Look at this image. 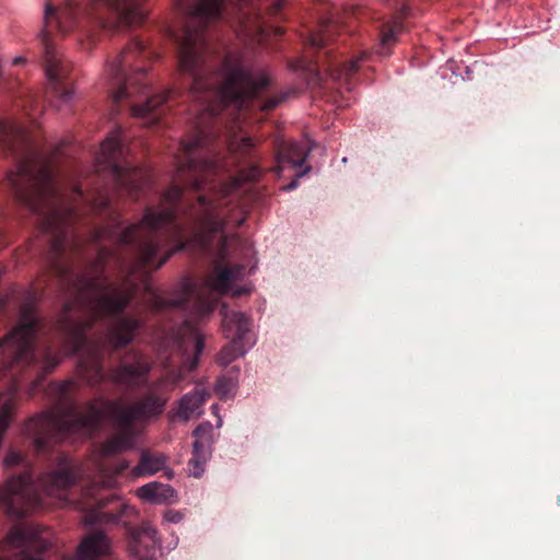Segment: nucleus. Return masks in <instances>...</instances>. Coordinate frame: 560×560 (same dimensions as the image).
I'll return each instance as SVG.
<instances>
[{"mask_svg": "<svg viewBox=\"0 0 560 560\" xmlns=\"http://www.w3.org/2000/svg\"><path fill=\"white\" fill-rule=\"evenodd\" d=\"M255 141L250 137L240 140L232 139L229 149L232 154L254 160L248 168L237 177L222 185L219 189L211 188L188 203L184 200V188L174 185L162 197L158 207L147 208L142 219L121 231L104 228L95 234V240H114L120 245H133L137 248L136 266L144 267L154 264L158 254L166 243L173 246L166 250L155 269L161 268L175 253L187 247L207 249L213 237L221 235L213 269L206 279L197 284L190 279H183L175 288V298L166 299L152 292L150 304L153 310L171 306L190 307L191 319L185 320L176 335V343L185 353L192 351V358L185 363L187 370H194L203 351L205 342L199 327L192 319L209 316L217 306L218 295L241 296L252 292L253 287L244 281L246 267L225 265L228 248L238 243L234 235H222L228 224L242 225L245 220L244 206L240 198L246 191L244 184L256 180L261 175L257 162L260 156L255 152Z\"/></svg>", "mask_w": 560, "mask_h": 560, "instance_id": "f257e3e1", "label": "nucleus"}, {"mask_svg": "<svg viewBox=\"0 0 560 560\" xmlns=\"http://www.w3.org/2000/svg\"><path fill=\"white\" fill-rule=\"evenodd\" d=\"M73 383L65 381L52 384L50 392L58 395L57 405L50 410L32 418L25 425V433L32 436L35 448L40 452L52 444L71 436L91 438L101 427L106 415L109 416L115 431L100 445L84 466H77L65 460L61 466L43 474L37 483L32 482L30 472L10 478L0 487V506L8 514L21 517L46 504L43 497L56 499L60 504L69 502L68 490L85 470L92 469L93 481L82 491L80 500L74 502L84 513L86 525L120 521L122 515L136 514V510L118 502L113 494L103 492L113 488L116 477L129 467V462L119 459L110 465L107 458L136 447L140 431L138 423H147L159 418L165 410L168 398L154 392L148 393L131 405L122 399L94 398L79 411L75 402L69 398Z\"/></svg>", "mask_w": 560, "mask_h": 560, "instance_id": "f03ea898", "label": "nucleus"}, {"mask_svg": "<svg viewBox=\"0 0 560 560\" xmlns=\"http://www.w3.org/2000/svg\"><path fill=\"white\" fill-rule=\"evenodd\" d=\"M16 170L7 174L15 197L32 212L42 217V226L52 234L51 266L69 295L59 326L63 348L68 354L79 353L78 373L90 386L104 382L103 341H88L86 330L96 319L120 314L129 304L133 288L128 278L124 283L110 282L104 277L103 266L108 253L101 249L91 269L74 275L70 264L62 259L66 249L74 244L71 223L79 217L83 200L80 187L55 179L50 160H16Z\"/></svg>", "mask_w": 560, "mask_h": 560, "instance_id": "7ed1b4c3", "label": "nucleus"}, {"mask_svg": "<svg viewBox=\"0 0 560 560\" xmlns=\"http://www.w3.org/2000/svg\"><path fill=\"white\" fill-rule=\"evenodd\" d=\"M173 1L189 19L178 38V69L191 78V94L201 107L194 139L180 142L183 156L177 158V176L187 175L188 184L199 190L207 185L208 177L225 168L224 159L209 149L217 135L212 119L224 108L242 109L271 81L267 69L247 65L240 54H229L221 69L211 72L203 28L207 23L228 16L231 7L241 27L240 36L260 43L268 32L258 0H198L195 4Z\"/></svg>", "mask_w": 560, "mask_h": 560, "instance_id": "20e7f679", "label": "nucleus"}, {"mask_svg": "<svg viewBox=\"0 0 560 560\" xmlns=\"http://www.w3.org/2000/svg\"><path fill=\"white\" fill-rule=\"evenodd\" d=\"M145 0H63L55 12L50 5L45 10V24L56 23L60 33L67 34L85 28L96 22L104 28H118L142 23L147 16Z\"/></svg>", "mask_w": 560, "mask_h": 560, "instance_id": "39448f33", "label": "nucleus"}, {"mask_svg": "<svg viewBox=\"0 0 560 560\" xmlns=\"http://www.w3.org/2000/svg\"><path fill=\"white\" fill-rule=\"evenodd\" d=\"M38 330V317L34 308L25 305L21 308L18 325L0 339V377L14 374L18 369L39 365L44 374L51 372L61 361L60 354L50 349L38 351L35 337Z\"/></svg>", "mask_w": 560, "mask_h": 560, "instance_id": "423d86ee", "label": "nucleus"}, {"mask_svg": "<svg viewBox=\"0 0 560 560\" xmlns=\"http://www.w3.org/2000/svg\"><path fill=\"white\" fill-rule=\"evenodd\" d=\"M125 154L122 129L116 127L101 144L95 159L96 171L108 172L118 188L136 198L138 192L148 185L149 174L145 170L133 167L126 162Z\"/></svg>", "mask_w": 560, "mask_h": 560, "instance_id": "0eeeda50", "label": "nucleus"}, {"mask_svg": "<svg viewBox=\"0 0 560 560\" xmlns=\"http://www.w3.org/2000/svg\"><path fill=\"white\" fill-rule=\"evenodd\" d=\"M143 51V43L133 39L114 61L107 65V73L113 81L112 94L115 103L131 98L136 94H147L149 85L144 82L143 68L132 69V73L129 75L125 73V69L131 68V61L142 55Z\"/></svg>", "mask_w": 560, "mask_h": 560, "instance_id": "6e6552de", "label": "nucleus"}, {"mask_svg": "<svg viewBox=\"0 0 560 560\" xmlns=\"http://www.w3.org/2000/svg\"><path fill=\"white\" fill-rule=\"evenodd\" d=\"M49 545L47 530L34 525H16L0 541V560H43Z\"/></svg>", "mask_w": 560, "mask_h": 560, "instance_id": "1a4fd4ad", "label": "nucleus"}, {"mask_svg": "<svg viewBox=\"0 0 560 560\" xmlns=\"http://www.w3.org/2000/svg\"><path fill=\"white\" fill-rule=\"evenodd\" d=\"M220 313L224 334L231 341L222 348L218 361L222 365H228L244 355L255 343V338L250 331V322L243 313L229 310L225 304L221 306Z\"/></svg>", "mask_w": 560, "mask_h": 560, "instance_id": "9d476101", "label": "nucleus"}, {"mask_svg": "<svg viewBox=\"0 0 560 560\" xmlns=\"http://www.w3.org/2000/svg\"><path fill=\"white\" fill-rule=\"evenodd\" d=\"M42 40L44 45V69L48 88L59 98L60 103H68L73 98V92L65 86L66 68L63 62L50 43L47 31L43 32Z\"/></svg>", "mask_w": 560, "mask_h": 560, "instance_id": "9b49d317", "label": "nucleus"}, {"mask_svg": "<svg viewBox=\"0 0 560 560\" xmlns=\"http://www.w3.org/2000/svg\"><path fill=\"white\" fill-rule=\"evenodd\" d=\"M132 362H121L109 372L108 380L118 386L138 388L148 385V375L152 370L149 360L141 353L130 352Z\"/></svg>", "mask_w": 560, "mask_h": 560, "instance_id": "f8f14e48", "label": "nucleus"}, {"mask_svg": "<svg viewBox=\"0 0 560 560\" xmlns=\"http://www.w3.org/2000/svg\"><path fill=\"white\" fill-rule=\"evenodd\" d=\"M161 547L158 530L149 523L129 529L128 549L138 560H156V549Z\"/></svg>", "mask_w": 560, "mask_h": 560, "instance_id": "ddd939ff", "label": "nucleus"}, {"mask_svg": "<svg viewBox=\"0 0 560 560\" xmlns=\"http://www.w3.org/2000/svg\"><path fill=\"white\" fill-rule=\"evenodd\" d=\"M310 150L306 142H280L273 171L280 175L285 168L302 167L308 158Z\"/></svg>", "mask_w": 560, "mask_h": 560, "instance_id": "4468645a", "label": "nucleus"}, {"mask_svg": "<svg viewBox=\"0 0 560 560\" xmlns=\"http://www.w3.org/2000/svg\"><path fill=\"white\" fill-rule=\"evenodd\" d=\"M110 541L102 532L85 535L77 548V558L63 560H103L109 555Z\"/></svg>", "mask_w": 560, "mask_h": 560, "instance_id": "2eb2a0df", "label": "nucleus"}, {"mask_svg": "<svg viewBox=\"0 0 560 560\" xmlns=\"http://www.w3.org/2000/svg\"><path fill=\"white\" fill-rule=\"evenodd\" d=\"M140 326V320L133 317H124L116 320L107 330L108 342L114 349L130 343Z\"/></svg>", "mask_w": 560, "mask_h": 560, "instance_id": "dca6fc26", "label": "nucleus"}, {"mask_svg": "<svg viewBox=\"0 0 560 560\" xmlns=\"http://www.w3.org/2000/svg\"><path fill=\"white\" fill-rule=\"evenodd\" d=\"M210 393L206 389H196L194 393L184 395L179 401L175 416L182 421L198 418L202 415V406L209 399Z\"/></svg>", "mask_w": 560, "mask_h": 560, "instance_id": "f3484780", "label": "nucleus"}, {"mask_svg": "<svg viewBox=\"0 0 560 560\" xmlns=\"http://www.w3.org/2000/svg\"><path fill=\"white\" fill-rule=\"evenodd\" d=\"M137 495L145 502L163 504L174 502L176 492L170 485L152 481L138 488Z\"/></svg>", "mask_w": 560, "mask_h": 560, "instance_id": "a211bd4d", "label": "nucleus"}, {"mask_svg": "<svg viewBox=\"0 0 560 560\" xmlns=\"http://www.w3.org/2000/svg\"><path fill=\"white\" fill-rule=\"evenodd\" d=\"M166 456L161 453L151 454L143 451L139 464L131 469V475L135 478L152 476L163 470L166 466Z\"/></svg>", "mask_w": 560, "mask_h": 560, "instance_id": "6ab92c4d", "label": "nucleus"}, {"mask_svg": "<svg viewBox=\"0 0 560 560\" xmlns=\"http://www.w3.org/2000/svg\"><path fill=\"white\" fill-rule=\"evenodd\" d=\"M365 54H362L360 57L350 60L348 63H341L338 60H329L327 65H323L326 73L334 80H341L343 77L348 78L352 73H354L359 68V62L363 60Z\"/></svg>", "mask_w": 560, "mask_h": 560, "instance_id": "aec40b11", "label": "nucleus"}, {"mask_svg": "<svg viewBox=\"0 0 560 560\" xmlns=\"http://www.w3.org/2000/svg\"><path fill=\"white\" fill-rule=\"evenodd\" d=\"M209 456V446H205L203 442L195 441L192 445V457L188 463L189 472L191 476L196 478L201 477Z\"/></svg>", "mask_w": 560, "mask_h": 560, "instance_id": "412c9836", "label": "nucleus"}, {"mask_svg": "<svg viewBox=\"0 0 560 560\" xmlns=\"http://www.w3.org/2000/svg\"><path fill=\"white\" fill-rule=\"evenodd\" d=\"M168 98V92H162L148 98L140 105L131 106V115L136 118H145Z\"/></svg>", "mask_w": 560, "mask_h": 560, "instance_id": "4be33fe9", "label": "nucleus"}, {"mask_svg": "<svg viewBox=\"0 0 560 560\" xmlns=\"http://www.w3.org/2000/svg\"><path fill=\"white\" fill-rule=\"evenodd\" d=\"M402 22L399 18L394 19L390 23H388L384 30L382 31L381 40H380V50L378 52L382 55L387 54L385 49L393 45L396 42V37L398 34L402 32Z\"/></svg>", "mask_w": 560, "mask_h": 560, "instance_id": "5701e85b", "label": "nucleus"}, {"mask_svg": "<svg viewBox=\"0 0 560 560\" xmlns=\"http://www.w3.org/2000/svg\"><path fill=\"white\" fill-rule=\"evenodd\" d=\"M332 28H335V22L331 18L322 20L319 31L316 34L311 35L308 44L312 47H325L329 42Z\"/></svg>", "mask_w": 560, "mask_h": 560, "instance_id": "b1692460", "label": "nucleus"}, {"mask_svg": "<svg viewBox=\"0 0 560 560\" xmlns=\"http://www.w3.org/2000/svg\"><path fill=\"white\" fill-rule=\"evenodd\" d=\"M184 377L182 369L178 371L167 372L165 375L160 377L150 387L154 390L172 392L175 389L176 384Z\"/></svg>", "mask_w": 560, "mask_h": 560, "instance_id": "393cba45", "label": "nucleus"}, {"mask_svg": "<svg viewBox=\"0 0 560 560\" xmlns=\"http://www.w3.org/2000/svg\"><path fill=\"white\" fill-rule=\"evenodd\" d=\"M236 382L232 377H221L219 378L214 392L219 396L220 399H229L235 395L236 392Z\"/></svg>", "mask_w": 560, "mask_h": 560, "instance_id": "a878e982", "label": "nucleus"}, {"mask_svg": "<svg viewBox=\"0 0 560 560\" xmlns=\"http://www.w3.org/2000/svg\"><path fill=\"white\" fill-rule=\"evenodd\" d=\"M211 432L212 425L209 422H203L194 430L192 434L195 436V441L203 442L205 446H210Z\"/></svg>", "mask_w": 560, "mask_h": 560, "instance_id": "bb28decb", "label": "nucleus"}, {"mask_svg": "<svg viewBox=\"0 0 560 560\" xmlns=\"http://www.w3.org/2000/svg\"><path fill=\"white\" fill-rule=\"evenodd\" d=\"M183 518L184 514L176 510H167L163 515V521L172 524H178L183 521Z\"/></svg>", "mask_w": 560, "mask_h": 560, "instance_id": "cd10ccee", "label": "nucleus"}, {"mask_svg": "<svg viewBox=\"0 0 560 560\" xmlns=\"http://www.w3.org/2000/svg\"><path fill=\"white\" fill-rule=\"evenodd\" d=\"M21 460H22V456L19 453L11 451L4 457L3 465L5 467H11V466L19 464Z\"/></svg>", "mask_w": 560, "mask_h": 560, "instance_id": "c85d7f7f", "label": "nucleus"}, {"mask_svg": "<svg viewBox=\"0 0 560 560\" xmlns=\"http://www.w3.org/2000/svg\"><path fill=\"white\" fill-rule=\"evenodd\" d=\"M280 102H281V98H278V97L269 98L268 101H266L261 104L260 109L262 112L273 109L275 107H277L280 104Z\"/></svg>", "mask_w": 560, "mask_h": 560, "instance_id": "c756f323", "label": "nucleus"}, {"mask_svg": "<svg viewBox=\"0 0 560 560\" xmlns=\"http://www.w3.org/2000/svg\"><path fill=\"white\" fill-rule=\"evenodd\" d=\"M311 167L310 166H305L304 170L300 173L296 174V178L294 180H292L289 185H287L284 187V190H293L296 188L298 186V182H299V178H301L302 176H304L305 174H307L310 172Z\"/></svg>", "mask_w": 560, "mask_h": 560, "instance_id": "7c9ffc66", "label": "nucleus"}, {"mask_svg": "<svg viewBox=\"0 0 560 560\" xmlns=\"http://www.w3.org/2000/svg\"><path fill=\"white\" fill-rule=\"evenodd\" d=\"M284 0H272V4L269 10L271 14H276L283 5Z\"/></svg>", "mask_w": 560, "mask_h": 560, "instance_id": "2f4dec72", "label": "nucleus"}, {"mask_svg": "<svg viewBox=\"0 0 560 560\" xmlns=\"http://www.w3.org/2000/svg\"><path fill=\"white\" fill-rule=\"evenodd\" d=\"M109 201L107 198H104V199H101V200H95L94 201V207L95 208H98V209H104L108 206Z\"/></svg>", "mask_w": 560, "mask_h": 560, "instance_id": "473e14b6", "label": "nucleus"}, {"mask_svg": "<svg viewBox=\"0 0 560 560\" xmlns=\"http://www.w3.org/2000/svg\"><path fill=\"white\" fill-rule=\"evenodd\" d=\"M211 411L213 415H215L218 417V422H217V427H221L222 425V419L219 417L218 412H219V406L217 404L212 405L211 407Z\"/></svg>", "mask_w": 560, "mask_h": 560, "instance_id": "72a5a7b5", "label": "nucleus"}, {"mask_svg": "<svg viewBox=\"0 0 560 560\" xmlns=\"http://www.w3.org/2000/svg\"><path fill=\"white\" fill-rule=\"evenodd\" d=\"M25 62H26V60L22 56H18L12 59V65H14V66L24 65Z\"/></svg>", "mask_w": 560, "mask_h": 560, "instance_id": "f704fd0d", "label": "nucleus"}, {"mask_svg": "<svg viewBox=\"0 0 560 560\" xmlns=\"http://www.w3.org/2000/svg\"><path fill=\"white\" fill-rule=\"evenodd\" d=\"M39 383V378L37 377L35 381H33L31 387H30V395H33L37 388V385Z\"/></svg>", "mask_w": 560, "mask_h": 560, "instance_id": "c9c22d12", "label": "nucleus"}, {"mask_svg": "<svg viewBox=\"0 0 560 560\" xmlns=\"http://www.w3.org/2000/svg\"><path fill=\"white\" fill-rule=\"evenodd\" d=\"M178 539L175 538L173 542L167 546V549H173L177 545Z\"/></svg>", "mask_w": 560, "mask_h": 560, "instance_id": "e433bc0d", "label": "nucleus"}, {"mask_svg": "<svg viewBox=\"0 0 560 560\" xmlns=\"http://www.w3.org/2000/svg\"><path fill=\"white\" fill-rule=\"evenodd\" d=\"M275 34H276V35H280V34H282V28H280V27H275Z\"/></svg>", "mask_w": 560, "mask_h": 560, "instance_id": "4c0bfd02", "label": "nucleus"}]
</instances>
